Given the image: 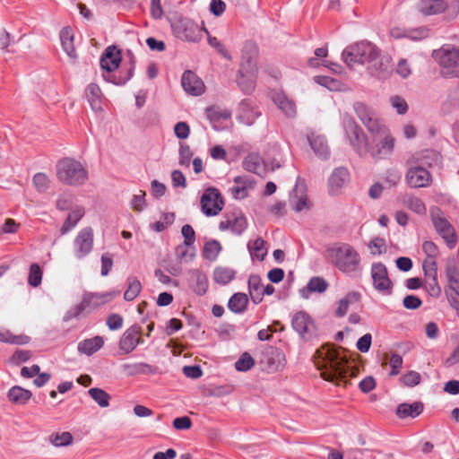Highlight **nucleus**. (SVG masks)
I'll return each instance as SVG.
<instances>
[{
    "mask_svg": "<svg viewBox=\"0 0 459 459\" xmlns=\"http://www.w3.org/2000/svg\"><path fill=\"white\" fill-rule=\"evenodd\" d=\"M88 394L99 406L106 408L109 405L111 396L105 390L98 387H92L89 389Z\"/></svg>",
    "mask_w": 459,
    "mask_h": 459,
    "instance_id": "obj_47",
    "label": "nucleus"
},
{
    "mask_svg": "<svg viewBox=\"0 0 459 459\" xmlns=\"http://www.w3.org/2000/svg\"><path fill=\"white\" fill-rule=\"evenodd\" d=\"M261 115L260 111L254 107L250 100H242L238 106V119L247 125L251 126Z\"/></svg>",
    "mask_w": 459,
    "mask_h": 459,
    "instance_id": "obj_22",
    "label": "nucleus"
},
{
    "mask_svg": "<svg viewBox=\"0 0 459 459\" xmlns=\"http://www.w3.org/2000/svg\"><path fill=\"white\" fill-rule=\"evenodd\" d=\"M371 277L374 288L381 293L390 295L393 282L388 276L386 266L383 263H374L371 266Z\"/></svg>",
    "mask_w": 459,
    "mask_h": 459,
    "instance_id": "obj_15",
    "label": "nucleus"
},
{
    "mask_svg": "<svg viewBox=\"0 0 459 459\" xmlns=\"http://www.w3.org/2000/svg\"><path fill=\"white\" fill-rule=\"evenodd\" d=\"M104 345V340L101 336L82 340L78 343V351L91 356L100 350Z\"/></svg>",
    "mask_w": 459,
    "mask_h": 459,
    "instance_id": "obj_30",
    "label": "nucleus"
},
{
    "mask_svg": "<svg viewBox=\"0 0 459 459\" xmlns=\"http://www.w3.org/2000/svg\"><path fill=\"white\" fill-rule=\"evenodd\" d=\"M236 273L237 272L234 269L224 266H217L213 270L212 276L216 283L220 285H227L235 279Z\"/></svg>",
    "mask_w": 459,
    "mask_h": 459,
    "instance_id": "obj_37",
    "label": "nucleus"
},
{
    "mask_svg": "<svg viewBox=\"0 0 459 459\" xmlns=\"http://www.w3.org/2000/svg\"><path fill=\"white\" fill-rule=\"evenodd\" d=\"M424 405L421 402H414L412 403H400L395 410V413L399 419L416 418L423 411Z\"/></svg>",
    "mask_w": 459,
    "mask_h": 459,
    "instance_id": "obj_27",
    "label": "nucleus"
},
{
    "mask_svg": "<svg viewBox=\"0 0 459 459\" xmlns=\"http://www.w3.org/2000/svg\"><path fill=\"white\" fill-rule=\"evenodd\" d=\"M141 333L142 327L139 325L134 324L131 325L124 332L119 340V350L124 354L131 353L139 345V340L136 339V335H140Z\"/></svg>",
    "mask_w": 459,
    "mask_h": 459,
    "instance_id": "obj_18",
    "label": "nucleus"
},
{
    "mask_svg": "<svg viewBox=\"0 0 459 459\" xmlns=\"http://www.w3.org/2000/svg\"><path fill=\"white\" fill-rule=\"evenodd\" d=\"M291 327L305 342H311L318 338V328L310 315L300 310L293 314Z\"/></svg>",
    "mask_w": 459,
    "mask_h": 459,
    "instance_id": "obj_11",
    "label": "nucleus"
},
{
    "mask_svg": "<svg viewBox=\"0 0 459 459\" xmlns=\"http://www.w3.org/2000/svg\"><path fill=\"white\" fill-rule=\"evenodd\" d=\"M122 62L121 50L116 46L112 45L108 47L100 56V65L103 71V79L117 86H123L124 84H118L115 82L113 78L123 77L124 75H117L115 72L120 67Z\"/></svg>",
    "mask_w": 459,
    "mask_h": 459,
    "instance_id": "obj_10",
    "label": "nucleus"
},
{
    "mask_svg": "<svg viewBox=\"0 0 459 459\" xmlns=\"http://www.w3.org/2000/svg\"><path fill=\"white\" fill-rule=\"evenodd\" d=\"M337 359L338 353L331 346L325 345L316 351L314 362L319 369H326L323 372L325 380L332 382L342 375Z\"/></svg>",
    "mask_w": 459,
    "mask_h": 459,
    "instance_id": "obj_8",
    "label": "nucleus"
},
{
    "mask_svg": "<svg viewBox=\"0 0 459 459\" xmlns=\"http://www.w3.org/2000/svg\"><path fill=\"white\" fill-rule=\"evenodd\" d=\"M128 286L124 293V299L126 301L134 300L142 290L141 281L135 277H129L127 279Z\"/></svg>",
    "mask_w": 459,
    "mask_h": 459,
    "instance_id": "obj_46",
    "label": "nucleus"
},
{
    "mask_svg": "<svg viewBox=\"0 0 459 459\" xmlns=\"http://www.w3.org/2000/svg\"><path fill=\"white\" fill-rule=\"evenodd\" d=\"M379 56L378 48L366 40L346 47L342 53L343 62L350 68H353L356 65L374 63L373 74L379 78H385L388 74L387 65L378 61Z\"/></svg>",
    "mask_w": 459,
    "mask_h": 459,
    "instance_id": "obj_2",
    "label": "nucleus"
},
{
    "mask_svg": "<svg viewBox=\"0 0 459 459\" xmlns=\"http://www.w3.org/2000/svg\"><path fill=\"white\" fill-rule=\"evenodd\" d=\"M42 281V270L40 266L34 263L30 266V272L28 276V283L36 288L41 284Z\"/></svg>",
    "mask_w": 459,
    "mask_h": 459,
    "instance_id": "obj_49",
    "label": "nucleus"
},
{
    "mask_svg": "<svg viewBox=\"0 0 459 459\" xmlns=\"http://www.w3.org/2000/svg\"><path fill=\"white\" fill-rule=\"evenodd\" d=\"M273 101L286 117H294L297 114L295 102L289 99L284 92L279 91L273 95Z\"/></svg>",
    "mask_w": 459,
    "mask_h": 459,
    "instance_id": "obj_26",
    "label": "nucleus"
},
{
    "mask_svg": "<svg viewBox=\"0 0 459 459\" xmlns=\"http://www.w3.org/2000/svg\"><path fill=\"white\" fill-rule=\"evenodd\" d=\"M248 226L247 220L240 209H234L224 213V220L219 224L221 230H231L234 234L240 236Z\"/></svg>",
    "mask_w": 459,
    "mask_h": 459,
    "instance_id": "obj_13",
    "label": "nucleus"
},
{
    "mask_svg": "<svg viewBox=\"0 0 459 459\" xmlns=\"http://www.w3.org/2000/svg\"><path fill=\"white\" fill-rule=\"evenodd\" d=\"M309 144L315 154L322 160H327L330 156V150L325 136L316 135L308 137Z\"/></svg>",
    "mask_w": 459,
    "mask_h": 459,
    "instance_id": "obj_31",
    "label": "nucleus"
},
{
    "mask_svg": "<svg viewBox=\"0 0 459 459\" xmlns=\"http://www.w3.org/2000/svg\"><path fill=\"white\" fill-rule=\"evenodd\" d=\"M181 234L184 237L185 246L191 247L195 241V232L189 224H185L181 229Z\"/></svg>",
    "mask_w": 459,
    "mask_h": 459,
    "instance_id": "obj_61",
    "label": "nucleus"
},
{
    "mask_svg": "<svg viewBox=\"0 0 459 459\" xmlns=\"http://www.w3.org/2000/svg\"><path fill=\"white\" fill-rule=\"evenodd\" d=\"M32 351L27 350H16L10 358L11 363L20 365L30 359Z\"/></svg>",
    "mask_w": 459,
    "mask_h": 459,
    "instance_id": "obj_56",
    "label": "nucleus"
},
{
    "mask_svg": "<svg viewBox=\"0 0 459 459\" xmlns=\"http://www.w3.org/2000/svg\"><path fill=\"white\" fill-rule=\"evenodd\" d=\"M122 368L129 377L153 374L155 372L154 368L145 362L126 363L122 365Z\"/></svg>",
    "mask_w": 459,
    "mask_h": 459,
    "instance_id": "obj_32",
    "label": "nucleus"
},
{
    "mask_svg": "<svg viewBox=\"0 0 459 459\" xmlns=\"http://www.w3.org/2000/svg\"><path fill=\"white\" fill-rule=\"evenodd\" d=\"M170 26L176 38L194 43H197L203 39L204 28H205L204 25L199 26L198 23L187 17H178L171 22Z\"/></svg>",
    "mask_w": 459,
    "mask_h": 459,
    "instance_id": "obj_9",
    "label": "nucleus"
},
{
    "mask_svg": "<svg viewBox=\"0 0 459 459\" xmlns=\"http://www.w3.org/2000/svg\"><path fill=\"white\" fill-rule=\"evenodd\" d=\"M342 123L351 145L360 157H365L368 154L374 159H384L394 152V138L390 134L388 128L380 121L377 115L370 118L368 123H366L364 126L371 134L374 142L379 138L382 143V148L369 144L362 128L350 114H343Z\"/></svg>",
    "mask_w": 459,
    "mask_h": 459,
    "instance_id": "obj_1",
    "label": "nucleus"
},
{
    "mask_svg": "<svg viewBox=\"0 0 459 459\" xmlns=\"http://www.w3.org/2000/svg\"><path fill=\"white\" fill-rule=\"evenodd\" d=\"M448 9L447 0H420L417 10L425 16L444 13Z\"/></svg>",
    "mask_w": 459,
    "mask_h": 459,
    "instance_id": "obj_21",
    "label": "nucleus"
},
{
    "mask_svg": "<svg viewBox=\"0 0 459 459\" xmlns=\"http://www.w3.org/2000/svg\"><path fill=\"white\" fill-rule=\"evenodd\" d=\"M85 95L93 110L101 109V91L98 84L90 83L85 90Z\"/></svg>",
    "mask_w": 459,
    "mask_h": 459,
    "instance_id": "obj_38",
    "label": "nucleus"
},
{
    "mask_svg": "<svg viewBox=\"0 0 459 459\" xmlns=\"http://www.w3.org/2000/svg\"><path fill=\"white\" fill-rule=\"evenodd\" d=\"M430 218L437 234L445 240L448 248L453 249L457 243V235L453 225L445 218L438 207L430 209Z\"/></svg>",
    "mask_w": 459,
    "mask_h": 459,
    "instance_id": "obj_12",
    "label": "nucleus"
},
{
    "mask_svg": "<svg viewBox=\"0 0 459 459\" xmlns=\"http://www.w3.org/2000/svg\"><path fill=\"white\" fill-rule=\"evenodd\" d=\"M119 291L112 290L107 292H86L82 296V301L72 307L65 315L64 320L69 321L77 318L86 308H98L106 303L111 301Z\"/></svg>",
    "mask_w": 459,
    "mask_h": 459,
    "instance_id": "obj_7",
    "label": "nucleus"
},
{
    "mask_svg": "<svg viewBox=\"0 0 459 459\" xmlns=\"http://www.w3.org/2000/svg\"><path fill=\"white\" fill-rule=\"evenodd\" d=\"M354 111L363 125L368 123L370 118L375 117L376 112L363 102H355L353 105Z\"/></svg>",
    "mask_w": 459,
    "mask_h": 459,
    "instance_id": "obj_45",
    "label": "nucleus"
},
{
    "mask_svg": "<svg viewBox=\"0 0 459 459\" xmlns=\"http://www.w3.org/2000/svg\"><path fill=\"white\" fill-rule=\"evenodd\" d=\"M6 396L15 405H25L32 397V393L20 385H14L8 390Z\"/></svg>",
    "mask_w": 459,
    "mask_h": 459,
    "instance_id": "obj_28",
    "label": "nucleus"
},
{
    "mask_svg": "<svg viewBox=\"0 0 459 459\" xmlns=\"http://www.w3.org/2000/svg\"><path fill=\"white\" fill-rule=\"evenodd\" d=\"M405 179L411 188L427 187L432 182V176L426 168L419 165L407 170Z\"/></svg>",
    "mask_w": 459,
    "mask_h": 459,
    "instance_id": "obj_17",
    "label": "nucleus"
},
{
    "mask_svg": "<svg viewBox=\"0 0 459 459\" xmlns=\"http://www.w3.org/2000/svg\"><path fill=\"white\" fill-rule=\"evenodd\" d=\"M192 156L193 152L191 151L190 146L186 143H180L178 163L181 166H189Z\"/></svg>",
    "mask_w": 459,
    "mask_h": 459,
    "instance_id": "obj_59",
    "label": "nucleus"
},
{
    "mask_svg": "<svg viewBox=\"0 0 459 459\" xmlns=\"http://www.w3.org/2000/svg\"><path fill=\"white\" fill-rule=\"evenodd\" d=\"M401 380L404 385L413 387L420 384L421 380V376L420 373L411 370L404 374L402 377Z\"/></svg>",
    "mask_w": 459,
    "mask_h": 459,
    "instance_id": "obj_58",
    "label": "nucleus"
},
{
    "mask_svg": "<svg viewBox=\"0 0 459 459\" xmlns=\"http://www.w3.org/2000/svg\"><path fill=\"white\" fill-rule=\"evenodd\" d=\"M230 112L228 110H219L217 108L213 106H210L205 108V116L207 119L211 122L213 128L217 129L216 124L221 122V120H226L230 117Z\"/></svg>",
    "mask_w": 459,
    "mask_h": 459,
    "instance_id": "obj_42",
    "label": "nucleus"
},
{
    "mask_svg": "<svg viewBox=\"0 0 459 459\" xmlns=\"http://www.w3.org/2000/svg\"><path fill=\"white\" fill-rule=\"evenodd\" d=\"M256 53L243 51L241 62L236 75V82L239 90L246 95H251L256 87L258 67Z\"/></svg>",
    "mask_w": 459,
    "mask_h": 459,
    "instance_id": "obj_5",
    "label": "nucleus"
},
{
    "mask_svg": "<svg viewBox=\"0 0 459 459\" xmlns=\"http://www.w3.org/2000/svg\"><path fill=\"white\" fill-rule=\"evenodd\" d=\"M74 437L70 432L55 433L50 436V442L55 446H66L73 443Z\"/></svg>",
    "mask_w": 459,
    "mask_h": 459,
    "instance_id": "obj_51",
    "label": "nucleus"
},
{
    "mask_svg": "<svg viewBox=\"0 0 459 459\" xmlns=\"http://www.w3.org/2000/svg\"><path fill=\"white\" fill-rule=\"evenodd\" d=\"M208 290V278L207 275L202 272L196 273V281L193 287V290L195 294L203 296Z\"/></svg>",
    "mask_w": 459,
    "mask_h": 459,
    "instance_id": "obj_54",
    "label": "nucleus"
},
{
    "mask_svg": "<svg viewBox=\"0 0 459 459\" xmlns=\"http://www.w3.org/2000/svg\"><path fill=\"white\" fill-rule=\"evenodd\" d=\"M221 245L216 239L205 242L203 249V257L209 261H215L221 251Z\"/></svg>",
    "mask_w": 459,
    "mask_h": 459,
    "instance_id": "obj_43",
    "label": "nucleus"
},
{
    "mask_svg": "<svg viewBox=\"0 0 459 459\" xmlns=\"http://www.w3.org/2000/svg\"><path fill=\"white\" fill-rule=\"evenodd\" d=\"M266 242L262 238H257L253 242H248L247 248L252 257L263 261L267 255Z\"/></svg>",
    "mask_w": 459,
    "mask_h": 459,
    "instance_id": "obj_40",
    "label": "nucleus"
},
{
    "mask_svg": "<svg viewBox=\"0 0 459 459\" xmlns=\"http://www.w3.org/2000/svg\"><path fill=\"white\" fill-rule=\"evenodd\" d=\"M202 212L208 217L215 216L223 209L224 202L216 187H208L201 197Z\"/></svg>",
    "mask_w": 459,
    "mask_h": 459,
    "instance_id": "obj_14",
    "label": "nucleus"
},
{
    "mask_svg": "<svg viewBox=\"0 0 459 459\" xmlns=\"http://www.w3.org/2000/svg\"><path fill=\"white\" fill-rule=\"evenodd\" d=\"M407 207L417 214H424L426 212V205L423 201L416 196H410L405 202Z\"/></svg>",
    "mask_w": 459,
    "mask_h": 459,
    "instance_id": "obj_55",
    "label": "nucleus"
},
{
    "mask_svg": "<svg viewBox=\"0 0 459 459\" xmlns=\"http://www.w3.org/2000/svg\"><path fill=\"white\" fill-rule=\"evenodd\" d=\"M350 180V172L345 167L335 168L328 178V192L331 195H339L341 189Z\"/></svg>",
    "mask_w": 459,
    "mask_h": 459,
    "instance_id": "obj_20",
    "label": "nucleus"
},
{
    "mask_svg": "<svg viewBox=\"0 0 459 459\" xmlns=\"http://www.w3.org/2000/svg\"><path fill=\"white\" fill-rule=\"evenodd\" d=\"M446 277L447 286L445 290L449 291H459V269L455 264H448L446 267Z\"/></svg>",
    "mask_w": 459,
    "mask_h": 459,
    "instance_id": "obj_41",
    "label": "nucleus"
},
{
    "mask_svg": "<svg viewBox=\"0 0 459 459\" xmlns=\"http://www.w3.org/2000/svg\"><path fill=\"white\" fill-rule=\"evenodd\" d=\"M403 305L406 309L415 310L421 307L422 300L415 295H407L403 299Z\"/></svg>",
    "mask_w": 459,
    "mask_h": 459,
    "instance_id": "obj_64",
    "label": "nucleus"
},
{
    "mask_svg": "<svg viewBox=\"0 0 459 459\" xmlns=\"http://www.w3.org/2000/svg\"><path fill=\"white\" fill-rule=\"evenodd\" d=\"M263 358L270 368L277 370L284 367L285 355L278 347L266 345L263 351Z\"/></svg>",
    "mask_w": 459,
    "mask_h": 459,
    "instance_id": "obj_23",
    "label": "nucleus"
},
{
    "mask_svg": "<svg viewBox=\"0 0 459 459\" xmlns=\"http://www.w3.org/2000/svg\"><path fill=\"white\" fill-rule=\"evenodd\" d=\"M84 208L82 206H77L68 215L65 221H64L60 232L62 235L67 234L71 231L79 221L84 216Z\"/></svg>",
    "mask_w": 459,
    "mask_h": 459,
    "instance_id": "obj_34",
    "label": "nucleus"
},
{
    "mask_svg": "<svg viewBox=\"0 0 459 459\" xmlns=\"http://www.w3.org/2000/svg\"><path fill=\"white\" fill-rule=\"evenodd\" d=\"M419 160L420 166L422 167H440L442 163V155L436 150L429 149L420 153Z\"/></svg>",
    "mask_w": 459,
    "mask_h": 459,
    "instance_id": "obj_36",
    "label": "nucleus"
},
{
    "mask_svg": "<svg viewBox=\"0 0 459 459\" xmlns=\"http://www.w3.org/2000/svg\"><path fill=\"white\" fill-rule=\"evenodd\" d=\"M328 287L329 283L325 278L314 276L309 279L306 287L299 290V293L303 299H308L310 293H323L328 289Z\"/></svg>",
    "mask_w": 459,
    "mask_h": 459,
    "instance_id": "obj_25",
    "label": "nucleus"
},
{
    "mask_svg": "<svg viewBox=\"0 0 459 459\" xmlns=\"http://www.w3.org/2000/svg\"><path fill=\"white\" fill-rule=\"evenodd\" d=\"M32 183L38 192L45 193L49 188L50 180L45 173L39 172L33 176Z\"/></svg>",
    "mask_w": 459,
    "mask_h": 459,
    "instance_id": "obj_52",
    "label": "nucleus"
},
{
    "mask_svg": "<svg viewBox=\"0 0 459 459\" xmlns=\"http://www.w3.org/2000/svg\"><path fill=\"white\" fill-rule=\"evenodd\" d=\"M204 32L207 34L208 44L212 48H215L217 52L223 56L225 58L230 60L231 56L225 48L224 45L216 37L211 36L206 28H204Z\"/></svg>",
    "mask_w": 459,
    "mask_h": 459,
    "instance_id": "obj_53",
    "label": "nucleus"
},
{
    "mask_svg": "<svg viewBox=\"0 0 459 459\" xmlns=\"http://www.w3.org/2000/svg\"><path fill=\"white\" fill-rule=\"evenodd\" d=\"M422 269L425 276H437V264L436 258L426 257L422 264Z\"/></svg>",
    "mask_w": 459,
    "mask_h": 459,
    "instance_id": "obj_57",
    "label": "nucleus"
},
{
    "mask_svg": "<svg viewBox=\"0 0 459 459\" xmlns=\"http://www.w3.org/2000/svg\"><path fill=\"white\" fill-rule=\"evenodd\" d=\"M123 316L119 314H110L106 319V325L111 331H116L123 326Z\"/></svg>",
    "mask_w": 459,
    "mask_h": 459,
    "instance_id": "obj_60",
    "label": "nucleus"
},
{
    "mask_svg": "<svg viewBox=\"0 0 459 459\" xmlns=\"http://www.w3.org/2000/svg\"><path fill=\"white\" fill-rule=\"evenodd\" d=\"M331 264L343 273L357 272L360 267V255L348 243H339L327 249Z\"/></svg>",
    "mask_w": 459,
    "mask_h": 459,
    "instance_id": "obj_3",
    "label": "nucleus"
},
{
    "mask_svg": "<svg viewBox=\"0 0 459 459\" xmlns=\"http://www.w3.org/2000/svg\"><path fill=\"white\" fill-rule=\"evenodd\" d=\"M244 169L248 172L258 174L257 169L261 167V158L257 153H249L242 162Z\"/></svg>",
    "mask_w": 459,
    "mask_h": 459,
    "instance_id": "obj_48",
    "label": "nucleus"
},
{
    "mask_svg": "<svg viewBox=\"0 0 459 459\" xmlns=\"http://www.w3.org/2000/svg\"><path fill=\"white\" fill-rule=\"evenodd\" d=\"M126 56L128 58V61H125L124 64H126V74L123 77L119 78H113L115 82H117L118 84H126L128 81L132 79L134 74L135 65H136V57L132 50L127 49L126 50Z\"/></svg>",
    "mask_w": 459,
    "mask_h": 459,
    "instance_id": "obj_39",
    "label": "nucleus"
},
{
    "mask_svg": "<svg viewBox=\"0 0 459 459\" xmlns=\"http://www.w3.org/2000/svg\"><path fill=\"white\" fill-rule=\"evenodd\" d=\"M56 178L59 182L71 186H80L89 178L87 169L74 158L60 159L56 165Z\"/></svg>",
    "mask_w": 459,
    "mask_h": 459,
    "instance_id": "obj_4",
    "label": "nucleus"
},
{
    "mask_svg": "<svg viewBox=\"0 0 459 459\" xmlns=\"http://www.w3.org/2000/svg\"><path fill=\"white\" fill-rule=\"evenodd\" d=\"M60 40L64 51L70 57H76V52L74 45V34L70 27H64L61 30Z\"/></svg>",
    "mask_w": 459,
    "mask_h": 459,
    "instance_id": "obj_35",
    "label": "nucleus"
},
{
    "mask_svg": "<svg viewBox=\"0 0 459 459\" xmlns=\"http://www.w3.org/2000/svg\"><path fill=\"white\" fill-rule=\"evenodd\" d=\"M391 104L399 115H404L408 111V104L406 100L400 96L391 98Z\"/></svg>",
    "mask_w": 459,
    "mask_h": 459,
    "instance_id": "obj_63",
    "label": "nucleus"
},
{
    "mask_svg": "<svg viewBox=\"0 0 459 459\" xmlns=\"http://www.w3.org/2000/svg\"><path fill=\"white\" fill-rule=\"evenodd\" d=\"M181 85L186 92L193 96H200L204 92V82L191 70L183 73Z\"/></svg>",
    "mask_w": 459,
    "mask_h": 459,
    "instance_id": "obj_19",
    "label": "nucleus"
},
{
    "mask_svg": "<svg viewBox=\"0 0 459 459\" xmlns=\"http://www.w3.org/2000/svg\"><path fill=\"white\" fill-rule=\"evenodd\" d=\"M131 206L135 212H142L146 207L145 192L140 190L139 195H134L131 200Z\"/></svg>",
    "mask_w": 459,
    "mask_h": 459,
    "instance_id": "obj_62",
    "label": "nucleus"
},
{
    "mask_svg": "<svg viewBox=\"0 0 459 459\" xmlns=\"http://www.w3.org/2000/svg\"><path fill=\"white\" fill-rule=\"evenodd\" d=\"M432 56L440 66V74L443 78L459 79V48L444 45L434 50Z\"/></svg>",
    "mask_w": 459,
    "mask_h": 459,
    "instance_id": "obj_6",
    "label": "nucleus"
},
{
    "mask_svg": "<svg viewBox=\"0 0 459 459\" xmlns=\"http://www.w3.org/2000/svg\"><path fill=\"white\" fill-rule=\"evenodd\" d=\"M248 292L251 300L255 304H259L263 300V283L262 279L258 274H251L247 281Z\"/></svg>",
    "mask_w": 459,
    "mask_h": 459,
    "instance_id": "obj_29",
    "label": "nucleus"
},
{
    "mask_svg": "<svg viewBox=\"0 0 459 459\" xmlns=\"http://www.w3.org/2000/svg\"><path fill=\"white\" fill-rule=\"evenodd\" d=\"M248 305V297L243 292L234 293L228 301L229 309L235 314H242Z\"/></svg>",
    "mask_w": 459,
    "mask_h": 459,
    "instance_id": "obj_33",
    "label": "nucleus"
},
{
    "mask_svg": "<svg viewBox=\"0 0 459 459\" xmlns=\"http://www.w3.org/2000/svg\"><path fill=\"white\" fill-rule=\"evenodd\" d=\"M314 81L332 91H341L343 85L340 80L326 75H316Z\"/></svg>",
    "mask_w": 459,
    "mask_h": 459,
    "instance_id": "obj_44",
    "label": "nucleus"
},
{
    "mask_svg": "<svg viewBox=\"0 0 459 459\" xmlns=\"http://www.w3.org/2000/svg\"><path fill=\"white\" fill-rule=\"evenodd\" d=\"M391 35L394 38H407L414 41H420L429 37V29L426 26H420L418 28L404 29L403 32L400 29L394 28L391 30Z\"/></svg>",
    "mask_w": 459,
    "mask_h": 459,
    "instance_id": "obj_24",
    "label": "nucleus"
},
{
    "mask_svg": "<svg viewBox=\"0 0 459 459\" xmlns=\"http://www.w3.org/2000/svg\"><path fill=\"white\" fill-rule=\"evenodd\" d=\"M255 366V359L248 352H244L235 362V368L239 372H246Z\"/></svg>",
    "mask_w": 459,
    "mask_h": 459,
    "instance_id": "obj_50",
    "label": "nucleus"
},
{
    "mask_svg": "<svg viewBox=\"0 0 459 459\" xmlns=\"http://www.w3.org/2000/svg\"><path fill=\"white\" fill-rule=\"evenodd\" d=\"M93 230L91 227L82 229L74 240V255L82 259L88 255L93 248Z\"/></svg>",
    "mask_w": 459,
    "mask_h": 459,
    "instance_id": "obj_16",
    "label": "nucleus"
}]
</instances>
